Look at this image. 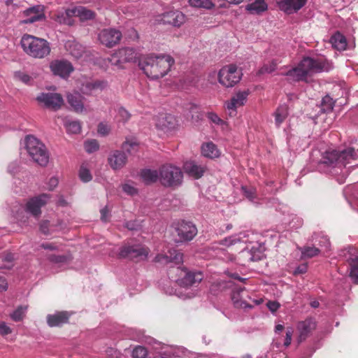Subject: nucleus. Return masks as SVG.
I'll use <instances>...</instances> for the list:
<instances>
[{
    "label": "nucleus",
    "mask_w": 358,
    "mask_h": 358,
    "mask_svg": "<svg viewBox=\"0 0 358 358\" xmlns=\"http://www.w3.org/2000/svg\"><path fill=\"white\" fill-rule=\"evenodd\" d=\"M348 116L352 123L358 127V104L349 110Z\"/></svg>",
    "instance_id": "59"
},
{
    "label": "nucleus",
    "mask_w": 358,
    "mask_h": 358,
    "mask_svg": "<svg viewBox=\"0 0 358 358\" xmlns=\"http://www.w3.org/2000/svg\"><path fill=\"white\" fill-rule=\"evenodd\" d=\"M26 150L31 159L41 166L48 164L49 155L45 145L34 136L25 138Z\"/></svg>",
    "instance_id": "4"
},
{
    "label": "nucleus",
    "mask_w": 358,
    "mask_h": 358,
    "mask_svg": "<svg viewBox=\"0 0 358 358\" xmlns=\"http://www.w3.org/2000/svg\"><path fill=\"white\" fill-rule=\"evenodd\" d=\"M288 115V108L286 105L280 106L275 112V123L280 127Z\"/></svg>",
    "instance_id": "40"
},
{
    "label": "nucleus",
    "mask_w": 358,
    "mask_h": 358,
    "mask_svg": "<svg viewBox=\"0 0 358 358\" xmlns=\"http://www.w3.org/2000/svg\"><path fill=\"white\" fill-rule=\"evenodd\" d=\"M174 63V59L171 55L158 54V68L161 69L159 71L160 76H165Z\"/></svg>",
    "instance_id": "28"
},
{
    "label": "nucleus",
    "mask_w": 358,
    "mask_h": 358,
    "mask_svg": "<svg viewBox=\"0 0 358 358\" xmlns=\"http://www.w3.org/2000/svg\"><path fill=\"white\" fill-rule=\"evenodd\" d=\"M315 152L312 153L310 166L315 170L334 177L339 184L345 182L349 174L347 164L351 167L358 166V139H352L338 150H327L321 153V157L315 159Z\"/></svg>",
    "instance_id": "1"
},
{
    "label": "nucleus",
    "mask_w": 358,
    "mask_h": 358,
    "mask_svg": "<svg viewBox=\"0 0 358 358\" xmlns=\"http://www.w3.org/2000/svg\"><path fill=\"white\" fill-rule=\"evenodd\" d=\"M178 121L171 114H162L158 117V130L169 133L176 129Z\"/></svg>",
    "instance_id": "20"
},
{
    "label": "nucleus",
    "mask_w": 358,
    "mask_h": 358,
    "mask_svg": "<svg viewBox=\"0 0 358 358\" xmlns=\"http://www.w3.org/2000/svg\"><path fill=\"white\" fill-rule=\"evenodd\" d=\"M117 117L118 118L119 121L126 122L131 117L130 113L122 106H120L117 108Z\"/></svg>",
    "instance_id": "53"
},
{
    "label": "nucleus",
    "mask_w": 358,
    "mask_h": 358,
    "mask_svg": "<svg viewBox=\"0 0 358 358\" xmlns=\"http://www.w3.org/2000/svg\"><path fill=\"white\" fill-rule=\"evenodd\" d=\"M147 350L142 346L136 347L132 351L134 358H145L147 356Z\"/></svg>",
    "instance_id": "55"
},
{
    "label": "nucleus",
    "mask_w": 358,
    "mask_h": 358,
    "mask_svg": "<svg viewBox=\"0 0 358 358\" xmlns=\"http://www.w3.org/2000/svg\"><path fill=\"white\" fill-rule=\"evenodd\" d=\"M312 241L315 245H319L322 248L328 250L330 246V242L327 236L320 233H315L312 236Z\"/></svg>",
    "instance_id": "39"
},
{
    "label": "nucleus",
    "mask_w": 358,
    "mask_h": 358,
    "mask_svg": "<svg viewBox=\"0 0 358 358\" xmlns=\"http://www.w3.org/2000/svg\"><path fill=\"white\" fill-rule=\"evenodd\" d=\"M238 294H239L238 293L236 294L234 292L231 297L232 301L236 307L241 308L243 309H247V308L251 309L253 308L252 305L249 304L246 301H243V300H239L238 299V296H236V295H238Z\"/></svg>",
    "instance_id": "49"
},
{
    "label": "nucleus",
    "mask_w": 358,
    "mask_h": 358,
    "mask_svg": "<svg viewBox=\"0 0 358 358\" xmlns=\"http://www.w3.org/2000/svg\"><path fill=\"white\" fill-rule=\"evenodd\" d=\"M67 101L76 112L82 113L84 110L83 97L79 93L68 94Z\"/></svg>",
    "instance_id": "33"
},
{
    "label": "nucleus",
    "mask_w": 358,
    "mask_h": 358,
    "mask_svg": "<svg viewBox=\"0 0 358 358\" xmlns=\"http://www.w3.org/2000/svg\"><path fill=\"white\" fill-rule=\"evenodd\" d=\"M185 171L195 179L200 178L206 171V166L194 161H187L183 165Z\"/></svg>",
    "instance_id": "25"
},
{
    "label": "nucleus",
    "mask_w": 358,
    "mask_h": 358,
    "mask_svg": "<svg viewBox=\"0 0 358 358\" xmlns=\"http://www.w3.org/2000/svg\"><path fill=\"white\" fill-rule=\"evenodd\" d=\"M127 162V156L124 151L113 150L108 157V163L114 171L122 169Z\"/></svg>",
    "instance_id": "16"
},
{
    "label": "nucleus",
    "mask_w": 358,
    "mask_h": 358,
    "mask_svg": "<svg viewBox=\"0 0 358 358\" xmlns=\"http://www.w3.org/2000/svg\"><path fill=\"white\" fill-rule=\"evenodd\" d=\"M343 194L350 206L358 212V183L346 186Z\"/></svg>",
    "instance_id": "23"
},
{
    "label": "nucleus",
    "mask_w": 358,
    "mask_h": 358,
    "mask_svg": "<svg viewBox=\"0 0 358 358\" xmlns=\"http://www.w3.org/2000/svg\"><path fill=\"white\" fill-rule=\"evenodd\" d=\"M250 252V259L252 262H257L262 259L265 250L264 245L255 243L250 248H247Z\"/></svg>",
    "instance_id": "37"
},
{
    "label": "nucleus",
    "mask_w": 358,
    "mask_h": 358,
    "mask_svg": "<svg viewBox=\"0 0 358 358\" xmlns=\"http://www.w3.org/2000/svg\"><path fill=\"white\" fill-rule=\"evenodd\" d=\"M99 147L98 141L94 139L86 141L84 143L85 150L88 153H92L96 151Z\"/></svg>",
    "instance_id": "52"
},
{
    "label": "nucleus",
    "mask_w": 358,
    "mask_h": 358,
    "mask_svg": "<svg viewBox=\"0 0 358 358\" xmlns=\"http://www.w3.org/2000/svg\"><path fill=\"white\" fill-rule=\"evenodd\" d=\"M248 96V91L238 92L234 96H232L230 101L227 103V107L229 110H236V108L240 107L246 102Z\"/></svg>",
    "instance_id": "32"
},
{
    "label": "nucleus",
    "mask_w": 358,
    "mask_h": 358,
    "mask_svg": "<svg viewBox=\"0 0 358 358\" xmlns=\"http://www.w3.org/2000/svg\"><path fill=\"white\" fill-rule=\"evenodd\" d=\"M70 52L71 54L76 58H80L82 56L84 50L81 45L76 44L73 46V49L71 50Z\"/></svg>",
    "instance_id": "62"
},
{
    "label": "nucleus",
    "mask_w": 358,
    "mask_h": 358,
    "mask_svg": "<svg viewBox=\"0 0 358 358\" xmlns=\"http://www.w3.org/2000/svg\"><path fill=\"white\" fill-rule=\"evenodd\" d=\"M69 315L66 311L57 312L47 316V322L50 327H59L68 322Z\"/></svg>",
    "instance_id": "31"
},
{
    "label": "nucleus",
    "mask_w": 358,
    "mask_h": 358,
    "mask_svg": "<svg viewBox=\"0 0 358 358\" xmlns=\"http://www.w3.org/2000/svg\"><path fill=\"white\" fill-rule=\"evenodd\" d=\"M266 306L268 310L273 313L280 308V303L275 301H269L267 302Z\"/></svg>",
    "instance_id": "63"
},
{
    "label": "nucleus",
    "mask_w": 358,
    "mask_h": 358,
    "mask_svg": "<svg viewBox=\"0 0 358 358\" xmlns=\"http://www.w3.org/2000/svg\"><path fill=\"white\" fill-rule=\"evenodd\" d=\"M245 9L251 15H261L267 10L268 4L265 0H250Z\"/></svg>",
    "instance_id": "27"
},
{
    "label": "nucleus",
    "mask_w": 358,
    "mask_h": 358,
    "mask_svg": "<svg viewBox=\"0 0 358 358\" xmlns=\"http://www.w3.org/2000/svg\"><path fill=\"white\" fill-rule=\"evenodd\" d=\"M183 174L180 168L170 164L164 165L158 173V179L167 187H178L182 182Z\"/></svg>",
    "instance_id": "5"
},
{
    "label": "nucleus",
    "mask_w": 358,
    "mask_h": 358,
    "mask_svg": "<svg viewBox=\"0 0 358 358\" xmlns=\"http://www.w3.org/2000/svg\"><path fill=\"white\" fill-rule=\"evenodd\" d=\"M122 187L123 192L129 196L136 195L138 192V189L134 185V182L131 180L124 183Z\"/></svg>",
    "instance_id": "48"
},
{
    "label": "nucleus",
    "mask_w": 358,
    "mask_h": 358,
    "mask_svg": "<svg viewBox=\"0 0 358 358\" xmlns=\"http://www.w3.org/2000/svg\"><path fill=\"white\" fill-rule=\"evenodd\" d=\"M49 199L50 196L47 194L29 199L26 203L25 211L35 218H38L41 214V208L47 203Z\"/></svg>",
    "instance_id": "11"
},
{
    "label": "nucleus",
    "mask_w": 358,
    "mask_h": 358,
    "mask_svg": "<svg viewBox=\"0 0 358 358\" xmlns=\"http://www.w3.org/2000/svg\"><path fill=\"white\" fill-rule=\"evenodd\" d=\"M241 190L243 195L251 202L258 203L257 199V191L253 187L242 186Z\"/></svg>",
    "instance_id": "43"
},
{
    "label": "nucleus",
    "mask_w": 358,
    "mask_h": 358,
    "mask_svg": "<svg viewBox=\"0 0 358 358\" xmlns=\"http://www.w3.org/2000/svg\"><path fill=\"white\" fill-rule=\"evenodd\" d=\"M26 310V307L20 306L10 315V317L15 322L20 321L22 320Z\"/></svg>",
    "instance_id": "54"
},
{
    "label": "nucleus",
    "mask_w": 358,
    "mask_h": 358,
    "mask_svg": "<svg viewBox=\"0 0 358 358\" xmlns=\"http://www.w3.org/2000/svg\"><path fill=\"white\" fill-rule=\"evenodd\" d=\"M187 350L182 346L168 345L158 341V358H182Z\"/></svg>",
    "instance_id": "10"
},
{
    "label": "nucleus",
    "mask_w": 358,
    "mask_h": 358,
    "mask_svg": "<svg viewBox=\"0 0 358 358\" xmlns=\"http://www.w3.org/2000/svg\"><path fill=\"white\" fill-rule=\"evenodd\" d=\"M332 46L338 50H344L347 47L345 37L340 32L335 33L330 38Z\"/></svg>",
    "instance_id": "36"
},
{
    "label": "nucleus",
    "mask_w": 358,
    "mask_h": 358,
    "mask_svg": "<svg viewBox=\"0 0 358 358\" xmlns=\"http://www.w3.org/2000/svg\"><path fill=\"white\" fill-rule=\"evenodd\" d=\"M27 19L22 21L24 24H31L44 17L43 7L40 5L30 7L23 12Z\"/></svg>",
    "instance_id": "21"
},
{
    "label": "nucleus",
    "mask_w": 358,
    "mask_h": 358,
    "mask_svg": "<svg viewBox=\"0 0 358 358\" xmlns=\"http://www.w3.org/2000/svg\"><path fill=\"white\" fill-rule=\"evenodd\" d=\"M316 328V323L313 318H307L304 321H301L297 324V331L299 333L297 341L299 343L304 341L313 330Z\"/></svg>",
    "instance_id": "18"
},
{
    "label": "nucleus",
    "mask_w": 358,
    "mask_h": 358,
    "mask_svg": "<svg viewBox=\"0 0 358 358\" xmlns=\"http://www.w3.org/2000/svg\"><path fill=\"white\" fill-rule=\"evenodd\" d=\"M71 9L59 11L55 14V19L61 24L66 22L68 18L73 15L70 14L69 12Z\"/></svg>",
    "instance_id": "51"
},
{
    "label": "nucleus",
    "mask_w": 358,
    "mask_h": 358,
    "mask_svg": "<svg viewBox=\"0 0 358 358\" xmlns=\"http://www.w3.org/2000/svg\"><path fill=\"white\" fill-rule=\"evenodd\" d=\"M334 101L330 96L326 95L321 101V110L323 113L331 112L334 108Z\"/></svg>",
    "instance_id": "44"
},
{
    "label": "nucleus",
    "mask_w": 358,
    "mask_h": 358,
    "mask_svg": "<svg viewBox=\"0 0 358 358\" xmlns=\"http://www.w3.org/2000/svg\"><path fill=\"white\" fill-rule=\"evenodd\" d=\"M246 238L247 236L245 233L241 232L238 234L232 235L221 240L220 244L230 247L239 243H246L248 241Z\"/></svg>",
    "instance_id": "34"
},
{
    "label": "nucleus",
    "mask_w": 358,
    "mask_h": 358,
    "mask_svg": "<svg viewBox=\"0 0 358 358\" xmlns=\"http://www.w3.org/2000/svg\"><path fill=\"white\" fill-rule=\"evenodd\" d=\"M141 177L146 185L154 183L157 181V171L145 169L141 171Z\"/></svg>",
    "instance_id": "38"
},
{
    "label": "nucleus",
    "mask_w": 358,
    "mask_h": 358,
    "mask_svg": "<svg viewBox=\"0 0 358 358\" xmlns=\"http://www.w3.org/2000/svg\"><path fill=\"white\" fill-rule=\"evenodd\" d=\"M36 99L39 103L52 110L60 109L64 104L63 97L58 93L43 92L38 94Z\"/></svg>",
    "instance_id": "9"
},
{
    "label": "nucleus",
    "mask_w": 358,
    "mask_h": 358,
    "mask_svg": "<svg viewBox=\"0 0 358 358\" xmlns=\"http://www.w3.org/2000/svg\"><path fill=\"white\" fill-rule=\"evenodd\" d=\"M106 86L107 83L101 80L86 81L82 84L80 90L83 94L90 95L95 91L103 90Z\"/></svg>",
    "instance_id": "29"
},
{
    "label": "nucleus",
    "mask_w": 358,
    "mask_h": 358,
    "mask_svg": "<svg viewBox=\"0 0 358 358\" xmlns=\"http://www.w3.org/2000/svg\"><path fill=\"white\" fill-rule=\"evenodd\" d=\"M350 277L355 283H358V257L349 259Z\"/></svg>",
    "instance_id": "41"
},
{
    "label": "nucleus",
    "mask_w": 358,
    "mask_h": 358,
    "mask_svg": "<svg viewBox=\"0 0 358 358\" xmlns=\"http://www.w3.org/2000/svg\"><path fill=\"white\" fill-rule=\"evenodd\" d=\"M202 155L208 158L213 159L220 156V151L217 146L212 142H208L201 146Z\"/></svg>",
    "instance_id": "35"
},
{
    "label": "nucleus",
    "mask_w": 358,
    "mask_h": 358,
    "mask_svg": "<svg viewBox=\"0 0 358 358\" xmlns=\"http://www.w3.org/2000/svg\"><path fill=\"white\" fill-rule=\"evenodd\" d=\"M156 57H147L140 59L139 66L143 73L151 79L157 78V60Z\"/></svg>",
    "instance_id": "19"
},
{
    "label": "nucleus",
    "mask_w": 358,
    "mask_h": 358,
    "mask_svg": "<svg viewBox=\"0 0 358 358\" xmlns=\"http://www.w3.org/2000/svg\"><path fill=\"white\" fill-rule=\"evenodd\" d=\"M64 126L67 130V132L71 134H78L81 130L80 122L77 120L66 121Z\"/></svg>",
    "instance_id": "45"
},
{
    "label": "nucleus",
    "mask_w": 358,
    "mask_h": 358,
    "mask_svg": "<svg viewBox=\"0 0 358 358\" xmlns=\"http://www.w3.org/2000/svg\"><path fill=\"white\" fill-rule=\"evenodd\" d=\"M69 13L73 16L78 17L82 22L93 20L96 16L94 11L82 6L74 7Z\"/></svg>",
    "instance_id": "30"
},
{
    "label": "nucleus",
    "mask_w": 358,
    "mask_h": 358,
    "mask_svg": "<svg viewBox=\"0 0 358 358\" xmlns=\"http://www.w3.org/2000/svg\"><path fill=\"white\" fill-rule=\"evenodd\" d=\"M303 258H312L318 255L320 250L315 246H304L300 249Z\"/></svg>",
    "instance_id": "42"
},
{
    "label": "nucleus",
    "mask_w": 358,
    "mask_h": 358,
    "mask_svg": "<svg viewBox=\"0 0 358 358\" xmlns=\"http://www.w3.org/2000/svg\"><path fill=\"white\" fill-rule=\"evenodd\" d=\"M182 254L174 248L169 249L164 254L158 253V262L173 263L175 265H180L182 263Z\"/></svg>",
    "instance_id": "24"
},
{
    "label": "nucleus",
    "mask_w": 358,
    "mask_h": 358,
    "mask_svg": "<svg viewBox=\"0 0 358 358\" xmlns=\"http://www.w3.org/2000/svg\"><path fill=\"white\" fill-rule=\"evenodd\" d=\"M23 50L30 57L42 59L50 52V43L45 39L24 34L20 41Z\"/></svg>",
    "instance_id": "3"
},
{
    "label": "nucleus",
    "mask_w": 358,
    "mask_h": 358,
    "mask_svg": "<svg viewBox=\"0 0 358 358\" xmlns=\"http://www.w3.org/2000/svg\"><path fill=\"white\" fill-rule=\"evenodd\" d=\"M185 16L180 10H169L162 14H158V23L171 24L174 27H180L185 22Z\"/></svg>",
    "instance_id": "14"
},
{
    "label": "nucleus",
    "mask_w": 358,
    "mask_h": 358,
    "mask_svg": "<svg viewBox=\"0 0 358 358\" xmlns=\"http://www.w3.org/2000/svg\"><path fill=\"white\" fill-rule=\"evenodd\" d=\"M138 148V144L135 141H127L122 144V148L128 153H131Z\"/></svg>",
    "instance_id": "60"
},
{
    "label": "nucleus",
    "mask_w": 358,
    "mask_h": 358,
    "mask_svg": "<svg viewBox=\"0 0 358 358\" xmlns=\"http://www.w3.org/2000/svg\"><path fill=\"white\" fill-rule=\"evenodd\" d=\"M14 77L16 80H20L26 85H30L33 80L30 76L22 71L15 72Z\"/></svg>",
    "instance_id": "50"
},
{
    "label": "nucleus",
    "mask_w": 358,
    "mask_h": 358,
    "mask_svg": "<svg viewBox=\"0 0 358 358\" xmlns=\"http://www.w3.org/2000/svg\"><path fill=\"white\" fill-rule=\"evenodd\" d=\"M148 255V249L140 245L124 246L119 252L120 257L136 261L145 259Z\"/></svg>",
    "instance_id": "12"
},
{
    "label": "nucleus",
    "mask_w": 358,
    "mask_h": 358,
    "mask_svg": "<svg viewBox=\"0 0 358 358\" xmlns=\"http://www.w3.org/2000/svg\"><path fill=\"white\" fill-rule=\"evenodd\" d=\"M189 113L192 115V119L195 122H199L202 118V114L199 111V108L196 105L190 106Z\"/></svg>",
    "instance_id": "58"
},
{
    "label": "nucleus",
    "mask_w": 358,
    "mask_h": 358,
    "mask_svg": "<svg viewBox=\"0 0 358 358\" xmlns=\"http://www.w3.org/2000/svg\"><path fill=\"white\" fill-rule=\"evenodd\" d=\"M293 333V328L289 327L287 329L285 338L283 344L285 347L287 348L291 344Z\"/></svg>",
    "instance_id": "61"
},
{
    "label": "nucleus",
    "mask_w": 358,
    "mask_h": 358,
    "mask_svg": "<svg viewBox=\"0 0 358 358\" xmlns=\"http://www.w3.org/2000/svg\"><path fill=\"white\" fill-rule=\"evenodd\" d=\"M176 269L181 273H184V275L177 280L182 287L192 286L196 283H199L202 280V274L201 273H194L187 271L186 270H180V267H177Z\"/></svg>",
    "instance_id": "22"
},
{
    "label": "nucleus",
    "mask_w": 358,
    "mask_h": 358,
    "mask_svg": "<svg viewBox=\"0 0 358 358\" xmlns=\"http://www.w3.org/2000/svg\"><path fill=\"white\" fill-rule=\"evenodd\" d=\"M308 0H281L278 1L279 9L287 15L297 13L307 3Z\"/></svg>",
    "instance_id": "17"
},
{
    "label": "nucleus",
    "mask_w": 358,
    "mask_h": 358,
    "mask_svg": "<svg viewBox=\"0 0 358 358\" xmlns=\"http://www.w3.org/2000/svg\"><path fill=\"white\" fill-rule=\"evenodd\" d=\"M189 5L196 8L210 9L214 6L213 3L210 0H189Z\"/></svg>",
    "instance_id": "46"
},
{
    "label": "nucleus",
    "mask_w": 358,
    "mask_h": 358,
    "mask_svg": "<svg viewBox=\"0 0 358 358\" xmlns=\"http://www.w3.org/2000/svg\"><path fill=\"white\" fill-rule=\"evenodd\" d=\"M175 230L177 233V243L191 241L198 232L196 225L193 222L186 220L179 222L176 224Z\"/></svg>",
    "instance_id": "7"
},
{
    "label": "nucleus",
    "mask_w": 358,
    "mask_h": 358,
    "mask_svg": "<svg viewBox=\"0 0 358 358\" xmlns=\"http://www.w3.org/2000/svg\"><path fill=\"white\" fill-rule=\"evenodd\" d=\"M243 73L235 64L223 66L218 73L219 83L226 87H232L241 79Z\"/></svg>",
    "instance_id": "6"
},
{
    "label": "nucleus",
    "mask_w": 358,
    "mask_h": 358,
    "mask_svg": "<svg viewBox=\"0 0 358 358\" xmlns=\"http://www.w3.org/2000/svg\"><path fill=\"white\" fill-rule=\"evenodd\" d=\"M333 69V64L324 57L316 59L309 57H303L297 66L289 70L285 76L289 81L299 82L306 80L308 76L312 73L328 72Z\"/></svg>",
    "instance_id": "2"
},
{
    "label": "nucleus",
    "mask_w": 358,
    "mask_h": 358,
    "mask_svg": "<svg viewBox=\"0 0 358 358\" xmlns=\"http://www.w3.org/2000/svg\"><path fill=\"white\" fill-rule=\"evenodd\" d=\"M49 260L55 264L66 263L69 260V257L65 255H52L48 257Z\"/></svg>",
    "instance_id": "56"
},
{
    "label": "nucleus",
    "mask_w": 358,
    "mask_h": 358,
    "mask_svg": "<svg viewBox=\"0 0 358 358\" xmlns=\"http://www.w3.org/2000/svg\"><path fill=\"white\" fill-rule=\"evenodd\" d=\"M109 131H110V129L109 127L103 124V123H100L99 125H98V133L104 136H106L109 134Z\"/></svg>",
    "instance_id": "64"
},
{
    "label": "nucleus",
    "mask_w": 358,
    "mask_h": 358,
    "mask_svg": "<svg viewBox=\"0 0 358 358\" xmlns=\"http://www.w3.org/2000/svg\"><path fill=\"white\" fill-rule=\"evenodd\" d=\"M280 210H282V214L285 215L283 218L284 223L287 224L289 229H297L302 225V219L296 215L289 213V209L287 206H282V207L280 208Z\"/></svg>",
    "instance_id": "26"
},
{
    "label": "nucleus",
    "mask_w": 358,
    "mask_h": 358,
    "mask_svg": "<svg viewBox=\"0 0 358 358\" xmlns=\"http://www.w3.org/2000/svg\"><path fill=\"white\" fill-rule=\"evenodd\" d=\"M278 63L275 60L271 61L269 64H264L259 70L260 73H271L276 69Z\"/></svg>",
    "instance_id": "57"
},
{
    "label": "nucleus",
    "mask_w": 358,
    "mask_h": 358,
    "mask_svg": "<svg viewBox=\"0 0 358 358\" xmlns=\"http://www.w3.org/2000/svg\"><path fill=\"white\" fill-rule=\"evenodd\" d=\"M136 58L137 53L133 48H124L114 52L108 58V60L111 65L122 68L123 64L136 62Z\"/></svg>",
    "instance_id": "8"
},
{
    "label": "nucleus",
    "mask_w": 358,
    "mask_h": 358,
    "mask_svg": "<svg viewBox=\"0 0 358 358\" xmlns=\"http://www.w3.org/2000/svg\"><path fill=\"white\" fill-rule=\"evenodd\" d=\"M50 69L53 74L65 78L69 76L73 71V67L71 62L66 60H55L50 63Z\"/></svg>",
    "instance_id": "15"
},
{
    "label": "nucleus",
    "mask_w": 358,
    "mask_h": 358,
    "mask_svg": "<svg viewBox=\"0 0 358 358\" xmlns=\"http://www.w3.org/2000/svg\"><path fill=\"white\" fill-rule=\"evenodd\" d=\"M120 31L113 28L104 29L99 34V40L101 44L111 48L117 44L122 38Z\"/></svg>",
    "instance_id": "13"
},
{
    "label": "nucleus",
    "mask_w": 358,
    "mask_h": 358,
    "mask_svg": "<svg viewBox=\"0 0 358 358\" xmlns=\"http://www.w3.org/2000/svg\"><path fill=\"white\" fill-rule=\"evenodd\" d=\"M79 178L84 182H90L92 179V176L89 169L84 164H83L80 166V168L79 170Z\"/></svg>",
    "instance_id": "47"
}]
</instances>
